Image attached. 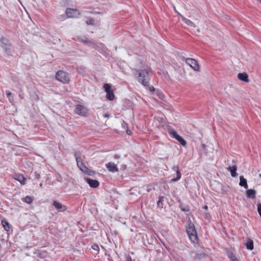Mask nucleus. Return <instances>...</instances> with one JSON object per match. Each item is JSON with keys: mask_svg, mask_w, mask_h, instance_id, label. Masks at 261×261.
Listing matches in <instances>:
<instances>
[{"mask_svg": "<svg viewBox=\"0 0 261 261\" xmlns=\"http://www.w3.org/2000/svg\"><path fill=\"white\" fill-rule=\"evenodd\" d=\"M136 77L138 81L141 83L145 87L149 86L150 77L149 72L146 69L136 70Z\"/></svg>", "mask_w": 261, "mask_h": 261, "instance_id": "obj_1", "label": "nucleus"}, {"mask_svg": "<svg viewBox=\"0 0 261 261\" xmlns=\"http://www.w3.org/2000/svg\"><path fill=\"white\" fill-rule=\"evenodd\" d=\"M186 231L189 239L193 243H195L198 240L197 231L194 224L189 220L186 226Z\"/></svg>", "mask_w": 261, "mask_h": 261, "instance_id": "obj_2", "label": "nucleus"}, {"mask_svg": "<svg viewBox=\"0 0 261 261\" xmlns=\"http://www.w3.org/2000/svg\"><path fill=\"white\" fill-rule=\"evenodd\" d=\"M74 154L76 159L77 165L80 170L83 173L87 175H92L94 172L86 166L85 164L83 162L82 158L79 155H78L77 152L75 151Z\"/></svg>", "mask_w": 261, "mask_h": 261, "instance_id": "obj_3", "label": "nucleus"}, {"mask_svg": "<svg viewBox=\"0 0 261 261\" xmlns=\"http://www.w3.org/2000/svg\"><path fill=\"white\" fill-rule=\"evenodd\" d=\"M1 46L5 50V52L7 54H11L13 52V49L12 48L11 43L9 40L4 37H3L1 39Z\"/></svg>", "mask_w": 261, "mask_h": 261, "instance_id": "obj_4", "label": "nucleus"}, {"mask_svg": "<svg viewBox=\"0 0 261 261\" xmlns=\"http://www.w3.org/2000/svg\"><path fill=\"white\" fill-rule=\"evenodd\" d=\"M56 78L58 81L63 83H68L70 81L69 74L62 70L58 71L57 72Z\"/></svg>", "mask_w": 261, "mask_h": 261, "instance_id": "obj_5", "label": "nucleus"}, {"mask_svg": "<svg viewBox=\"0 0 261 261\" xmlns=\"http://www.w3.org/2000/svg\"><path fill=\"white\" fill-rule=\"evenodd\" d=\"M66 14L68 18H77L81 15V13L76 9L67 8Z\"/></svg>", "mask_w": 261, "mask_h": 261, "instance_id": "obj_6", "label": "nucleus"}, {"mask_svg": "<svg viewBox=\"0 0 261 261\" xmlns=\"http://www.w3.org/2000/svg\"><path fill=\"white\" fill-rule=\"evenodd\" d=\"M105 91L107 93V98L110 100H112L115 98V95L113 90L111 89V86L109 84H105L103 86Z\"/></svg>", "mask_w": 261, "mask_h": 261, "instance_id": "obj_7", "label": "nucleus"}, {"mask_svg": "<svg viewBox=\"0 0 261 261\" xmlns=\"http://www.w3.org/2000/svg\"><path fill=\"white\" fill-rule=\"evenodd\" d=\"M186 63L195 71L199 70V65L197 62L192 58H187L185 59Z\"/></svg>", "mask_w": 261, "mask_h": 261, "instance_id": "obj_8", "label": "nucleus"}, {"mask_svg": "<svg viewBox=\"0 0 261 261\" xmlns=\"http://www.w3.org/2000/svg\"><path fill=\"white\" fill-rule=\"evenodd\" d=\"M170 134L171 136L178 141L181 145L184 146L186 145L187 142L186 140L182 137L179 136L175 130H173L171 131Z\"/></svg>", "mask_w": 261, "mask_h": 261, "instance_id": "obj_9", "label": "nucleus"}, {"mask_svg": "<svg viewBox=\"0 0 261 261\" xmlns=\"http://www.w3.org/2000/svg\"><path fill=\"white\" fill-rule=\"evenodd\" d=\"M74 40L80 41L84 43L92 45L94 46L95 42L92 39H89L86 36H77L74 38Z\"/></svg>", "mask_w": 261, "mask_h": 261, "instance_id": "obj_10", "label": "nucleus"}, {"mask_svg": "<svg viewBox=\"0 0 261 261\" xmlns=\"http://www.w3.org/2000/svg\"><path fill=\"white\" fill-rule=\"evenodd\" d=\"M87 111V109L85 106L81 105H77L75 109V112L77 114L83 116L86 115Z\"/></svg>", "mask_w": 261, "mask_h": 261, "instance_id": "obj_11", "label": "nucleus"}, {"mask_svg": "<svg viewBox=\"0 0 261 261\" xmlns=\"http://www.w3.org/2000/svg\"><path fill=\"white\" fill-rule=\"evenodd\" d=\"M53 205L58 211V212H64L67 209V207L65 205H63L62 203L56 200L53 201Z\"/></svg>", "mask_w": 261, "mask_h": 261, "instance_id": "obj_12", "label": "nucleus"}, {"mask_svg": "<svg viewBox=\"0 0 261 261\" xmlns=\"http://www.w3.org/2000/svg\"><path fill=\"white\" fill-rule=\"evenodd\" d=\"M106 166L110 172H116L119 171V169L117 167V165L114 163L109 162L108 164H106Z\"/></svg>", "mask_w": 261, "mask_h": 261, "instance_id": "obj_13", "label": "nucleus"}, {"mask_svg": "<svg viewBox=\"0 0 261 261\" xmlns=\"http://www.w3.org/2000/svg\"><path fill=\"white\" fill-rule=\"evenodd\" d=\"M172 170L173 171H174L175 172H176V177L175 178H172L171 180V181L172 182H175V181H178V180H179L180 179L181 176V173L180 172L178 166H174L172 167Z\"/></svg>", "mask_w": 261, "mask_h": 261, "instance_id": "obj_14", "label": "nucleus"}, {"mask_svg": "<svg viewBox=\"0 0 261 261\" xmlns=\"http://www.w3.org/2000/svg\"><path fill=\"white\" fill-rule=\"evenodd\" d=\"M85 179L92 188H96L98 187L99 185V182L96 180L91 179L89 178H85Z\"/></svg>", "mask_w": 261, "mask_h": 261, "instance_id": "obj_15", "label": "nucleus"}, {"mask_svg": "<svg viewBox=\"0 0 261 261\" xmlns=\"http://www.w3.org/2000/svg\"><path fill=\"white\" fill-rule=\"evenodd\" d=\"M247 197L248 198L254 199L256 191L253 189H247L246 191Z\"/></svg>", "mask_w": 261, "mask_h": 261, "instance_id": "obj_16", "label": "nucleus"}, {"mask_svg": "<svg viewBox=\"0 0 261 261\" xmlns=\"http://www.w3.org/2000/svg\"><path fill=\"white\" fill-rule=\"evenodd\" d=\"M238 77L240 80L244 82H248L249 81L248 76L246 72L238 73Z\"/></svg>", "mask_w": 261, "mask_h": 261, "instance_id": "obj_17", "label": "nucleus"}, {"mask_svg": "<svg viewBox=\"0 0 261 261\" xmlns=\"http://www.w3.org/2000/svg\"><path fill=\"white\" fill-rule=\"evenodd\" d=\"M239 185L241 187H243L246 189H247L248 188L247 180L243 177V176H240Z\"/></svg>", "mask_w": 261, "mask_h": 261, "instance_id": "obj_18", "label": "nucleus"}, {"mask_svg": "<svg viewBox=\"0 0 261 261\" xmlns=\"http://www.w3.org/2000/svg\"><path fill=\"white\" fill-rule=\"evenodd\" d=\"M205 255V254L203 252L196 253L195 255L193 258L194 261H198L200 260L201 259L204 258Z\"/></svg>", "mask_w": 261, "mask_h": 261, "instance_id": "obj_19", "label": "nucleus"}, {"mask_svg": "<svg viewBox=\"0 0 261 261\" xmlns=\"http://www.w3.org/2000/svg\"><path fill=\"white\" fill-rule=\"evenodd\" d=\"M237 169V167L236 166H230L228 167L227 170L230 172L231 175L232 177H236L237 175L236 171Z\"/></svg>", "mask_w": 261, "mask_h": 261, "instance_id": "obj_20", "label": "nucleus"}, {"mask_svg": "<svg viewBox=\"0 0 261 261\" xmlns=\"http://www.w3.org/2000/svg\"><path fill=\"white\" fill-rule=\"evenodd\" d=\"M15 179L19 181L21 185H24L25 183V178L21 174L16 175Z\"/></svg>", "mask_w": 261, "mask_h": 261, "instance_id": "obj_21", "label": "nucleus"}, {"mask_svg": "<svg viewBox=\"0 0 261 261\" xmlns=\"http://www.w3.org/2000/svg\"><path fill=\"white\" fill-rule=\"evenodd\" d=\"M2 224L5 230H6L7 231H9L10 224H9V222L6 219L2 220Z\"/></svg>", "mask_w": 261, "mask_h": 261, "instance_id": "obj_22", "label": "nucleus"}, {"mask_svg": "<svg viewBox=\"0 0 261 261\" xmlns=\"http://www.w3.org/2000/svg\"><path fill=\"white\" fill-rule=\"evenodd\" d=\"M246 247L248 250H252L253 249V242L251 239H248L246 243Z\"/></svg>", "mask_w": 261, "mask_h": 261, "instance_id": "obj_23", "label": "nucleus"}, {"mask_svg": "<svg viewBox=\"0 0 261 261\" xmlns=\"http://www.w3.org/2000/svg\"><path fill=\"white\" fill-rule=\"evenodd\" d=\"M182 20L189 26H191L193 27H195V25L194 23L191 21L190 20L186 18L184 16H181Z\"/></svg>", "mask_w": 261, "mask_h": 261, "instance_id": "obj_24", "label": "nucleus"}, {"mask_svg": "<svg viewBox=\"0 0 261 261\" xmlns=\"http://www.w3.org/2000/svg\"><path fill=\"white\" fill-rule=\"evenodd\" d=\"M165 198V197L164 196H160L159 200L157 202V205L158 207H159L160 209H162L163 207V200Z\"/></svg>", "mask_w": 261, "mask_h": 261, "instance_id": "obj_25", "label": "nucleus"}, {"mask_svg": "<svg viewBox=\"0 0 261 261\" xmlns=\"http://www.w3.org/2000/svg\"><path fill=\"white\" fill-rule=\"evenodd\" d=\"M22 200L23 201L26 202L28 204H31L33 201V198L31 196H27Z\"/></svg>", "mask_w": 261, "mask_h": 261, "instance_id": "obj_26", "label": "nucleus"}, {"mask_svg": "<svg viewBox=\"0 0 261 261\" xmlns=\"http://www.w3.org/2000/svg\"><path fill=\"white\" fill-rule=\"evenodd\" d=\"M179 207L184 212H188L190 211L189 206L187 205H184L182 204H180L179 205Z\"/></svg>", "mask_w": 261, "mask_h": 261, "instance_id": "obj_27", "label": "nucleus"}, {"mask_svg": "<svg viewBox=\"0 0 261 261\" xmlns=\"http://www.w3.org/2000/svg\"><path fill=\"white\" fill-rule=\"evenodd\" d=\"M228 257L230 259L231 261H239L232 252L228 253Z\"/></svg>", "mask_w": 261, "mask_h": 261, "instance_id": "obj_28", "label": "nucleus"}, {"mask_svg": "<svg viewBox=\"0 0 261 261\" xmlns=\"http://www.w3.org/2000/svg\"><path fill=\"white\" fill-rule=\"evenodd\" d=\"M7 97L10 102H12L14 100V98L12 96V93L9 91H6V92Z\"/></svg>", "mask_w": 261, "mask_h": 261, "instance_id": "obj_29", "label": "nucleus"}, {"mask_svg": "<svg viewBox=\"0 0 261 261\" xmlns=\"http://www.w3.org/2000/svg\"><path fill=\"white\" fill-rule=\"evenodd\" d=\"M94 20L92 18H90L89 20H88L87 21H86V23L88 24V25H93L94 24Z\"/></svg>", "mask_w": 261, "mask_h": 261, "instance_id": "obj_30", "label": "nucleus"}, {"mask_svg": "<svg viewBox=\"0 0 261 261\" xmlns=\"http://www.w3.org/2000/svg\"><path fill=\"white\" fill-rule=\"evenodd\" d=\"M257 212H258L259 216L261 217V204L258 203L257 205Z\"/></svg>", "mask_w": 261, "mask_h": 261, "instance_id": "obj_31", "label": "nucleus"}, {"mask_svg": "<svg viewBox=\"0 0 261 261\" xmlns=\"http://www.w3.org/2000/svg\"><path fill=\"white\" fill-rule=\"evenodd\" d=\"M126 261H133L130 255H127L126 256Z\"/></svg>", "mask_w": 261, "mask_h": 261, "instance_id": "obj_32", "label": "nucleus"}, {"mask_svg": "<svg viewBox=\"0 0 261 261\" xmlns=\"http://www.w3.org/2000/svg\"><path fill=\"white\" fill-rule=\"evenodd\" d=\"M92 247L94 250H97L99 249L98 246L96 244L93 245Z\"/></svg>", "mask_w": 261, "mask_h": 261, "instance_id": "obj_33", "label": "nucleus"}, {"mask_svg": "<svg viewBox=\"0 0 261 261\" xmlns=\"http://www.w3.org/2000/svg\"><path fill=\"white\" fill-rule=\"evenodd\" d=\"M149 88L150 91L152 92H154L155 90L153 86L149 87Z\"/></svg>", "mask_w": 261, "mask_h": 261, "instance_id": "obj_34", "label": "nucleus"}, {"mask_svg": "<svg viewBox=\"0 0 261 261\" xmlns=\"http://www.w3.org/2000/svg\"><path fill=\"white\" fill-rule=\"evenodd\" d=\"M120 156L118 154H115L114 156V158L115 159H120Z\"/></svg>", "mask_w": 261, "mask_h": 261, "instance_id": "obj_35", "label": "nucleus"}, {"mask_svg": "<svg viewBox=\"0 0 261 261\" xmlns=\"http://www.w3.org/2000/svg\"><path fill=\"white\" fill-rule=\"evenodd\" d=\"M103 116L105 118H109L110 117V115L108 114H105Z\"/></svg>", "mask_w": 261, "mask_h": 261, "instance_id": "obj_36", "label": "nucleus"}, {"mask_svg": "<svg viewBox=\"0 0 261 261\" xmlns=\"http://www.w3.org/2000/svg\"><path fill=\"white\" fill-rule=\"evenodd\" d=\"M203 208H204V209H205V210H207V206L205 205V206L203 207Z\"/></svg>", "mask_w": 261, "mask_h": 261, "instance_id": "obj_37", "label": "nucleus"}, {"mask_svg": "<svg viewBox=\"0 0 261 261\" xmlns=\"http://www.w3.org/2000/svg\"><path fill=\"white\" fill-rule=\"evenodd\" d=\"M179 261H186V260H184V259H181V260H179Z\"/></svg>", "mask_w": 261, "mask_h": 261, "instance_id": "obj_38", "label": "nucleus"}, {"mask_svg": "<svg viewBox=\"0 0 261 261\" xmlns=\"http://www.w3.org/2000/svg\"><path fill=\"white\" fill-rule=\"evenodd\" d=\"M194 253V252L193 251H191V254H192V253Z\"/></svg>", "mask_w": 261, "mask_h": 261, "instance_id": "obj_39", "label": "nucleus"}, {"mask_svg": "<svg viewBox=\"0 0 261 261\" xmlns=\"http://www.w3.org/2000/svg\"><path fill=\"white\" fill-rule=\"evenodd\" d=\"M260 3H261V0H257Z\"/></svg>", "mask_w": 261, "mask_h": 261, "instance_id": "obj_40", "label": "nucleus"}, {"mask_svg": "<svg viewBox=\"0 0 261 261\" xmlns=\"http://www.w3.org/2000/svg\"><path fill=\"white\" fill-rule=\"evenodd\" d=\"M259 177L261 178V174H259Z\"/></svg>", "mask_w": 261, "mask_h": 261, "instance_id": "obj_41", "label": "nucleus"}]
</instances>
